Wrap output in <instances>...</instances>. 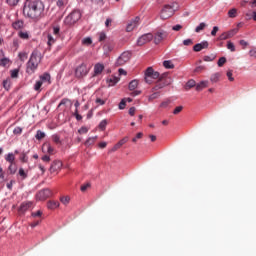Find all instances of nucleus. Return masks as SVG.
<instances>
[{
	"label": "nucleus",
	"instance_id": "1",
	"mask_svg": "<svg viewBox=\"0 0 256 256\" xmlns=\"http://www.w3.org/2000/svg\"><path fill=\"white\" fill-rule=\"evenodd\" d=\"M23 15L32 23L41 21L45 17V3L42 0H26Z\"/></svg>",
	"mask_w": 256,
	"mask_h": 256
},
{
	"label": "nucleus",
	"instance_id": "2",
	"mask_svg": "<svg viewBox=\"0 0 256 256\" xmlns=\"http://www.w3.org/2000/svg\"><path fill=\"white\" fill-rule=\"evenodd\" d=\"M39 63H41V54L39 51H33L27 63L26 73H28V75H33L37 70V67H39Z\"/></svg>",
	"mask_w": 256,
	"mask_h": 256
},
{
	"label": "nucleus",
	"instance_id": "3",
	"mask_svg": "<svg viewBox=\"0 0 256 256\" xmlns=\"http://www.w3.org/2000/svg\"><path fill=\"white\" fill-rule=\"evenodd\" d=\"M89 71H91V68L87 65V63L83 62L76 67L74 75L76 79H83L89 75Z\"/></svg>",
	"mask_w": 256,
	"mask_h": 256
},
{
	"label": "nucleus",
	"instance_id": "4",
	"mask_svg": "<svg viewBox=\"0 0 256 256\" xmlns=\"http://www.w3.org/2000/svg\"><path fill=\"white\" fill-rule=\"evenodd\" d=\"M175 5H176L175 3H172L171 5L170 4L164 5L160 13L161 19L165 20V19H169L170 17H173L175 13Z\"/></svg>",
	"mask_w": 256,
	"mask_h": 256
},
{
	"label": "nucleus",
	"instance_id": "5",
	"mask_svg": "<svg viewBox=\"0 0 256 256\" xmlns=\"http://www.w3.org/2000/svg\"><path fill=\"white\" fill-rule=\"evenodd\" d=\"M81 19V12L78 10L72 11L64 20L65 25H75Z\"/></svg>",
	"mask_w": 256,
	"mask_h": 256
},
{
	"label": "nucleus",
	"instance_id": "6",
	"mask_svg": "<svg viewBox=\"0 0 256 256\" xmlns=\"http://www.w3.org/2000/svg\"><path fill=\"white\" fill-rule=\"evenodd\" d=\"M130 60H131V52L125 51L116 60V67H123V65H125L126 63H129Z\"/></svg>",
	"mask_w": 256,
	"mask_h": 256
},
{
	"label": "nucleus",
	"instance_id": "7",
	"mask_svg": "<svg viewBox=\"0 0 256 256\" xmlns=\"http://www.w3.org/2000/svg\"><path fill=\"white\" fill-rule=\"evenodd\" d=\"M51 195H53V192H51V190L49 188L40 190L37 194H36V198L38 201H45L46 199H49V197H51Z\"/></svg>",
	"mask_w": 256,
	"mask_h": 256
},
{
	"label": "nucleus",
	"instance_id": "8",
	"mask_svg": "<svg viewBox=\"0 0 256 256\" xmlns=\"http://www.w3.org/2000/svg\"><path fill=\"white\" fill-rule=\"evenodd\" d=\"M239 33V29L235 28L227 32H223L219 37L218 41H227V39H231L232 37H235V34Z\"/></svg>",
	"mask_w": 256,
	"mask_h": 256
},
{
	"label": "nucleus",
	"instance_id": "9",
	"mask_svg": "<svg viewBox=\"0 0 256 256\" xmlns=\"http://www.w3.org/2000/svg\"><path fill=\"white\" fill-rule=\"evenodd\" d=\"M149 41H153V34L152 33H147L142 35L138 41H137V45H139L140 47L145 45V43H149Z\"/></svg>",
	"mask_w": 256,
	"mask_h": 256
},
{
	"label": "nucleus",
	"instance_id": "10",
	"mask_svg": "<svg viewBox=\"0 0 256 256\" xmlns=\"http://www.w3.org/2000/svg\"><path fill=\"white\" fill-rule=\"evenodd\" d=\"M139 21H141V18H139V16L135 17L134 20H132L130 23H128V25L126 27V31L128 33H131V31H133V29L139 27Z\"/></svg>",
	"mask_w": 256,
	"mask_h": 256
},
{
	"label": "nucleus",
	"instance_id": "11",
	"mask_svg": "<svg viewBox=\"0 0 256 256\" xmlns=\"http://www.w3.org/2000/svg\"><path fill=\"white\" fill-rule=\"evenodd\" d=\"M33 207V202L32 201H25L22 202L18 211L19 213H26V211H29Z\"/></svg>",
	"mask_w": 256,
	"mask_h": 256
},
{
	"label": "nucleus",
	"instance_id": "12",
	"mask_svg": "<svg viewBox=\"0 0 256 256\" xmlns=\"http://www.w3.org/2000/svg\"><path fill=\"white\" fill-rule=\"evenodd\" d=\"M163 39H167V32L162 31V32H157L154 36V43L155 45H159Z\"/></svg>",
	"mask_w": 256,
	"mask_h": 256
},
{
	"label": "nucleus",
	"instance_id": "13",
	"mask_svg": "<svg viewBox=\"0 0 256 256\" xmlns=\"http://www.w3.org/2000/svg\"><path fill=\"white\" fill-rule=\"evenodd\" d=\"M209 48V42L208 41H202L201 43L195 44L193 47V51L196 53H199V51H203V49Z\"/></svg>",
	"mask_w": 256,
	"mask_h": 256
},
{
	"label": "nucleus",
	"instance_id": "14",
	"mask_svg": "<svg viewBox=\"0 0 256 256\" xmlns=\"http://www.w3.org/2000/svg\"><path fill=\"white\" fill-rule=\"evenodd\" d=\"M153 73H155V70H153L152 67L147 68L146 72H145V81L146 83H148L149 85H151V83H153Z\"/></svg>",
	"mask_w": 256,
	"mask_h": 256
},
{
	"label": "nucleus",
	"instance_id": "15",
	"mask_svg": "<svg viewBox=\"0 0 256 256\" xmlns=\"http://www.w3.org/2000/svg\"><path fill=\"white\" fill-rule=\"evenodd\" d=\"M105 70V65L102 63H97L94 65V77H97V75H101L103 71Z\"/></svg>",
	"mask_w": 256,
	"mask_h": 256
},
{
	"label": "nucleus",
	"instance_id": "16",
	"mask_svg": "<svg viewBox=\"0 0 256 256\" xmlns=\"http://www.w3.org/2000/svg\"><path fill=\"white\" fill-rule=\"evenodd\" d=\"M167 85H169V83L163 80V78H160L156 85L153 87V91H159V89H163V87H167Z\"/></svg>",
	"mask_w": 256,
	"mask_h": 256
},
{
	"label": "nucleus",
	"instance_id": "17",
	"mask_svg": "<svg viewBox=\"0 0 256 256\" xmlns=\"http://www.w3.org/2000/svg\"><path fill=\"white\" fill-rule=\"evenodd\" d=\"M63 167V163L61 161H54L50 166V173H55V171H59Z\"/></svg>",
	"mask_w": 256,
	"mask_h": 256
},
{
	"label": "nucleus",
	"instance_id": "18",
	"mask_svg": "<svg viewBox=\"0 0 256 256\" xmlns=\"http://www.w3.org/2000/svg\"><path fill=\"white\" fill-rule=\"evenodd\" d=\"M61 204L59 203V201L57 200H49L47 202V208L48 209H51V210H54V209H58V207L60 206Z\"/></svg>",
	"mask_w": 256,
	"mask_h": 256
},
{
	"label": "nucleus",
	"instance_id": "19",
	"mask_svg": "<svg viewBox=\"0 0 256 256\" xmlns=\"http://www.w3.org/2000/svg\"><path fill=\"white\" fill-rule=\"evenodd\" d=\"M40 81L42 83H48V85H51V75L49 73H44L40 76Z\"/></svg>",
	"mask_w": 256,
	"mask_h": 256
},
{
	"label": "nucleus",
	"instance_id": "20",
	"mask_svg": "<svg viewBox=\"0 0 256 256\" xmlns=\"http://www.w3.org/2000/svg\"><path fill=\"white\" fill-rule=\"evenodd\" d=\"M209 81H201L200 83L196 84V91H203L206 87H208Z\"/></svg>",
	"mask_w": 256,
	"mask_h": 256
},
{
	"label": "nucleus",
	"instance_id": "21",
	"mask_svg": "<svg viewBox=\"0 0 256 256\" xmlns=\"http://www.w3.org/2000/svg\"><path fill=\"white\" fill-rule=\"evenodd\" d=\"M219 79H221V73L219 72L212 74L210 77L211 83H219Z\"/></svg>",
	"mask_w": 256,
	"mask_h": 256
},
{
	"label": "nucleus",
	"instance_id": "22",
	"mask_svg": "<svg viewBox=\"0 0 256 256\" xmlns=\"http://www.w3.org/2000/svg\"><path fill=\"white\" fill-rule=\"evenodd\" d=\"M97 139V136L88 138L85 142L86 147H91V145H95V141H97Z\"/></svg>",
	"mask_w": 256,
	"mask_h": 256
},
{
	"label": "nucleus",
	"instance_id": "23",
	"mask_svg": "<svg viewBox=\"0 0 256 256\" xmlns=\"http://www.w3.org/2000/svg\"><path fill=\"white\" fill-rule=\"evenodd\" d=\"M60 202L62 203V205H65V207H67V205L71 202V197L61 196L60 197Z\"/></svg>",
	"mask_w": 256,
	"mask_h": 256
},
{
	"label": "nucleus",
	"instance_id": "24",
	"mask_svg": "<svg viewBox=\"0 0 256 256\" xmlns=\"http://www.w3.org/2000/svg\"><path fill=\"white\" fill-rule=\"evenodd\" d=\"M139 86V81L137 80H132L129 85H128V89L130 91H135V88Z\"/></svg>",
	"mask_w": 256,
	"mask_h": 256
},
{
	"label": "nucleus",
	"instance_id": "25",
	"mask_svg": "<svg viewBox=\"0 0 256 256\" xmlns=\"http://www.w3.org/2000/svg\"><path fill=\"white\" fill-rule=\"evenodd\" d=\"M8 171L11 175H15L17 173V164L15 162L10 164L8 167Z\"/></svg>",
	"mask_w": 256,
	"mask_h": 256
},
{
	"label": "nucleus",
	"instance_id": "26",
	"mask_svg": "<svg viewBox=\"0 0 256 256\" xmlns=\"http://www.w3.org/2000/svg\"><path fill=\"white\" fill-rule=\"evenodd\" d=\"M45 148H46L47 153H49V155H53V153H55V148H53L51 146V144H44L43 149H45Z\"/></svg>",
	"mask_w": 256,
	"mask_h": 256
},
{
	"label": "nucleus",
	"instance_id": "27",
	"mask_svg": "<svg viewBox=\"0 0 256 256\" xmlns=\"http://www.w3.org/2000/svg\"><path fill=\"white\" fill-rule=\"evenodd\" d=\"M163 66L165 67V69H175V65L173 64V62H171V60H165L163 62Z\"/></svg>",
	"mask_w": 256,
	"mask_h": 256
},
{
	"label": "nucleus",
	"instance_id": "28",
	"mask_svg": "<svg viewBox=\"0 0 256 256\" xmlns=\"http://www.w3.org/2000/svg\"><path fill=\"white\" fill-rule=\"evenodd\" d=\"M7 163H15V154L13 153H9L6 157H5Z\"/></svg>",
	"mask_w": 256,
	"mask_h": 256
},
{
	"label": "nucleus",
	"instance_id": "29",
	"mask_svg": "<svg viewBox=\"0 0 256 256\" xmlns=\"http://www.w3.org/2000/svg\"><path fill=\"white\" fill-rule=\"evenodd\" d=\"M13 29L19 30L23 28V21L18 20L12 24Z\"/></svg>",
	"mask_w": 256,
	"mask_h": 256
},
{
	"label": "nucleus",
	"instance_id": "30",
	"mask_svg": "<svg viewBox=\"0 0 256 256\" xmlns=\"http://www.w3.org/2000/svg\"><path fill=\"white\" fill-rule=\"evenodd\" d=\"M120 78L117 76H111L109 79V83L110 85H117V83H119Z\"/></svg>",
	"mask_w": 256,
	"mask_h": 256
},
{
	"label": "nucleus",
	"instance_id": "31",
	"mask_svg": "<svg viewBox=\"0 0 256 256\" xmlns=\"http://www.w3.org/2000/svg\"><path fill=\"white\" fill-rule=\"evenodd\" d=\"M3 87L6 89V91H9V89H11V79L4 80Z\"/></svg>",
	"mask_w": 256,
	"mask_h": 256
},
{
	"label": "nucleus",
	"instance_id": "32",
	"mask_svg": "<svg viewBox=\"0 0 256 256\" xmlns=\"http://www.w3.org/2000/svg\"><path fill=\"white\" fill-rule=\"evenodd\" d=\"M205 27H207V24H205V22L200 23L196 29L195 32L196 33H201V31H203V29H205Z\"/></svg>",
	"mask_w": 256,
	"mask_h": 256
},
{
	"label": "nucleus",
	"instance_id": "33",
	"mask_svg": "<svg viewBox=\"0 0 256 256\" xmlns=\"http://www.w3.org/2000/svg\"><path fill=\"white\" fill-rule=\"evenodd\" d=\"M47 39H48L47 43H48L49 47H51V45H55L56 39L53 37V35L48 34Z\"/></svg>",
	"mask_w": 256,
	"mask_h": 256
},
{
	"label": "nucleus",
	"instance_id": "34",
	"mask_svg": "<svg viewBox=\"0 0 256 256\" xmlns=\"http://www.w3.org/2000/svg\"><path fill=\"white\" fill-rule=\"evenodd\" d=\"M35 137L38 141H41V139H45V132L38 130Z\"/></svg>",
	"mask_w": 256,
	"mask_h": 256
},
{
	"label": "nucleus",
	"instance_id": "35",
	"mask_svg": "<svg viewBox=\"0 0 256 256\" xmlns=\"http://www.w3.org/2000/svg\"><path fill=\"white\" fill-rule=\"evenodd\" d=\"M228 17L231 19H234V17H237V9L232 8L228 11Z\"/></svg>",
	"mask_w": 256,
	"mask_h": 256
},
{
	"label": "nucleus",
	"instance_id": "36",
	"mask_svg": "<svg viewBox=\"0 0 256 256\" xmlns=\"http://www.w3.org/2000/svg\"><path fill=\"white\" fill-rule=\"evenodd\" d=\"M227 49L229 50V51H231L232 53H235V44L233 43V42H231V41H228L227 42Z\"/></svg>",
	"mask_w": 256,
	"mask_h": 256
},
{
	"label": "nucleus",
	"instance_id": "37",
	"mask_svg": "<svg viewBox=\"0 0 256 256\" xmlns=\"http://www.w3.org/2000/svg\"><path fill=\"white\" fill-rule=\"evenodd\" d=\"M193 87H197V84L195 83V80H189L186 83V89H193Z\"/></svg>",
	"mask_w": 256,
	"mask_h": 256
},
{
	"label": "nucleus",
	"instance_id": "38",
	"mask_svg": "<svg viewBox=\"0 0 256 256\" xmlns=\"http://www.w3.org/2000/svg\"><path fill=\"white\" fill-rule=\"evenodd\" d=\"M41 87H43V83L41 80L36 81L34 84V91H41Z\"/></svg>",
	"mask_w": 256,
	"mask_h": 256
},
{
	"label": "nucleus",
	"instance_id": "39",
	"mask_svg": "<svg viewBox=\"0 0 256 256\" xmlns=\"http://www.w3.org/2000/svg\"><path fill=\"white\" fill-rule=\"evenodd\" d=\"M20 161H22V163H27V161H29V158L27 157V152H22L20 154Z\"/></svg>",
	"mask_w": 256,
	"mask_h": 256
},
{
	"label": "nucleus",
	"instance_id": "40",
	"mask_svg": "<svg viewBox=\"0 0 256 256\" xmlns=\"http://www.w3.org/2000/svg\"><path fill=\"white\" fill-rule=\"evenodd\" d=\"M18 57H19L20 61L24 62V61H27L28 54H27V52H20L18 54Z\"/></svg>",
	"mask_w": 256,
	"mask_h": 256
},
{
	"label": "nucleus",
	"instance_id": "41",
	"mask_svg": "<svg viewBox=\"0 0 256 256\" xmlns=\"http://www.w3.org/2000/svg\"><path fill=\"white\" fill-rule=\"evenodd\" d=\"M159 92H154L153 94H151L149 97H148V101H155V99H159Z\"/></svg>",
	"mask_w": 256,
	"mask_h": 256
},
{
	"label": "nucleus",
	"instance_id": "42",
	"mask_svg": "<svg viewBox=\"0 0 256 256\" xmlns=\"http://www.w3.org/2000/svg\"><path fill=\"white\" fill-rule=\"evenodd\" d=\"M10 73L12 79H17L19 77V69L11 70Z\"/></svg>",
	"mask_w": 256,
	"mask_h": 256
},
{
	"label": "nucleus",
	"instance_id": "43",
	"mask_svg": "<svg viewBox=\"0 0 256 256\" xmlns=\"http://www.w3.org/2000/svg\"><path fill=\"white\" fill-rule=\"evenodd\" d=\"M52 141H54V143H56V145H61V138L57 134L52 136Z\"/></svg>",
	"mask_w": 256,
	"mask_h": 256
},
{
	"label": "nucleus",
	"instance_id": "44",
	"mask_svg": "<svg viewBox=\"0 0 256 256\" xmlns=\"http://www.w3.org/2000/svg\"><path fill=\"white\" fill-rule=\"evenodd\" d=\"M215 57L216 56L214 54H211L210 56H204L203 61H206V62L215 61Z\"/></svg>",
	"mask_w": 256,
	"mask_h": 256
},
{
	"label": "nucleus",
	"instance_id": "45",
	"mask_svg": "<svg viewBox=\"0 0 256 256\" xmlns=\"http://www.w3.org/2000/svg\"><path fill=\"white\" fill-rule=\"evenodd\" d=\"M107 127V120H102L99 124V129H101L102 131H105Z\"/></svg>",
	"mask_w": 256,
	"mask_h": 256
},
{
	"label": "nucleus",
	"instance_id": "46",
	"mask_svg": "<svg viewBox=\"0 0 256 256\" xmlns=\"http://www.w3.org/2000/svg\"><path fill=\"white\" fill-rule=\"evenodd\" d=\"M68 103H71V100H69V98H64L61 100L58 107H63V105H67Z\"/></svg>",
	"mask_w": 256,
	"mask_h": 256
},
{
	"label": "nucleus",
	"instance_id": "47",
	"mask_svg": "<svg viewBox=\"0 0 256 256\" xmlns=\"http://www.w3.org/2000/svg\"><path fill=\"white\" fill-rule=\"evenodd\" d=\"M227 63V58L225 57H221L219 60H218V67H223L224 64Z\"/></svg>",
	"mask_w": 256,
	"mask_h": 256
},
{
	"label": "nucleus",
	"instance_id": "48",
	"mask_svg": "<svg viewBox=\"0 0 256 256\" xmlns=\"http://www.w3.org/2000/svg\"><path fill=\"white\" fill-rule=\"evenodd\" d=\"M73 115H74V117H76L77 121H81V119H83V116H81V114H79V109H75Z\"/></svg>",
	"mask_w": 256,
	"mask_h": 256
},
{
	"label": "nucleus",
	"instance_id": "49",
	"mask_svg": "<svg viewBox=\"0 0 256 256\" xmlns=\"http://www.w3.org/2000/svg\"><path fill=\"white\" fill-rule=\"evenodd\" d=\"M6 3L10 5L11 7H15L19 3V0H6Z\"/></svg>",
	"mask_w": 256,
	"mask_h": 256
},
{
	"label": "nucleus",
	"instance_id": "50",
	"mask_svg": "<svg viewBox=\"0 0 256 256\" xmlns=\"http://www.w3.org/2000/svg\"><path fill=\"white\" fill-rule=\"evenodd\" d=\"M182 111H183V106H177L173 111V115H179V113Z\"/></svg>",
	"mask_w": 256,
	"mask_h": 256
},
{
	"label": "nucleus",
	"instance_id": "51",
	"mask_svg": "<svg viewBox=\"0 0 256 256\" xmlns=\"http://www.w3.org/2000/svg\"><path fill=\"white\" fill-rule=\"evenodd\" d=\"M83 45H91L93 43V40L91 38L87 37L82 40Z\"/></svg>",
	"mask_w": 256,
	"mask_h": 256
},
{
	"label": "nucleus",
	"instance_id": "52",
	"mask_svg": "<svg viewBox=\"0 0 256 256\" xmlns=\"http://www.w3.org/2000/svg\"><path fill=\"white\" fill-rule=\"evenodd\" d=\"M19 175L22 177V179H27V173H25V170L23 168L19 169Z\"/></svg>",
	"mask_w": 256,
	"mask_h": 256
},
{
	"label": "nucleus",
	"instance_id": "53",
	"mask_svg": "<svg viewBox=\"0 0 256 256\" xmlns=\"http://www.w3.org/2000/svg\"><path fill=\"white\" fill-rule=\"evenodd\" d=\"M13 133H14V135H21V133H23V128H21V127H16V128L13 130Z\"/></svg>",
	"mask_w": 256,
	"mask_h": 256
},
{
	"label": "nucleus",
	"instance_id": "54",
	"mask_svg": "<svg viewBox=\"0 0 256 256\" xmlns=\"http://www.w3.org/2000/svg\"><path fill=\"white\" fill-rule=\"evenodd\" d=\"M20 39H29V33L27 32H20L19 33Z\"/></svg>",
	"mask_w": 256,
	"mask_h": 256
},
{
	"label": "nucleus",
	"instance_id": "55",
	"mask_svg": "<svg viewBox=\"0 0 256 256\" xmlns=\"http://www.w3.org/2000/svg\"><path fill=\"white\" fill-rule=\"evenodd\" d=\"M183 45H185L186 47H189L191 45H193V40L192 39H186L183 41Z\"/></svg>",
	"mask_w": 256,
	"mask_h": 256
},
{
	"label": "nucleus",
	"instance_id": "56",
	"mask_svg": "<svg viewBox=\"0 0 256 256\" xmlns=\"http://www.w3.org/2000/svg\"><path fill=\"white\" fill-rule=\"evenodd\" d=\"M226 75L229 81H235V78H233V70L228 71Z\"/></svg>",
	"mask_w": 256,
	"mask_h": 256
},
{
	"label": "nucleus",
	"instance_id": "57",
	"mask_svg": "<svg viewBox=\"0 0 256 256\" xmlns=\"http://www.w3.org/2000/svg\"><path fill=\"white\" fill-rule=\"evenodd\" d=\"M127 141H129V137H124V138H122L119 142H118V144H120V146H122L123 147V145H125V143H127Z\"/></svg>",
	"mask_w": 256,
	"mask_h": 256
},
{
	"label": "nucleus",
	"instance_id": "58",
	"mask_svg": "<svg viewBox=\"0 0 256 256\" xmlns=\"http://www.w3.org/2000/svg\"><path fill=\"white\" fill-rule=\"evenodd\" d=\"M143 137V133H138L136 137L132 139V143H137V139H141Z\"/></svg>",
	"mask_w": 256,
	"mask_h": 256
},
{
	"label": "nucleus",
	"instance_id": "59",
	"mask_svg": "<svg viewBox=\"0 0 256 256\" xmlns=\"http://www.w3.org/2000/svg\"><path fill=\"white\" fill-rule=\"evenodd\" d=\"M183 29V26L181 24H177L172 27V31H181Z\"/></svg>",
	"mask_w": 256,
	"mask_h": 256
},
{
	"label": "nucleus",
	"instance_id": "60",
	"mask_svg": "<svg viewBox=\"0 0 256 256\" xmlns=\"http://www.w3.org/2000/svg\"><path fill=\"white\" fill-rule=\"evenodd\" d=\"M89 129H87V127H82L78 130V133H80L81 135L88 133Z\"/></svg>",
	"mask_w": 256,
	"mask_h": 256
},
{
	"label": "nucleus",
	"instance_id": "61",
	"mask_svg": "<svg viewBox=\"0 0 256 256\" xmlns=\"http://www.w3.org/2000/svg\"><path fill=\"white\" fill-rule=\"evenodd\" d=\"M105 39H107V35H105L104 32H101V33L99 34V39H98V41H105Z\"/></svg>",
	"mask_w": 256,
	"mask_h": 256
},
{
	"label": "nucleus",
	"instance_id": "62",
	"mask_svg": "<svg viewBox=\"0 0 256 256\" xmlns=\"http://www.w3.org/2000/svg\"><path fill=\"white\" fill-rule=\"evenodd\" d=\"M126 103L125 99H122L119 103V109H125V106L127 105Z\"/></svg>",
	"mask_w": 256,
	"mask_h": 256
},
{
	"label": "nucleus",
	"instance_id": "63",
	"mask_svg": "<svg viewBox=\"0 0 256 256\" xmlns=\"http://www.w3.org/2000/svg\"><path fill=\"white\" fill-rule=\"evenodd\" d=\"M217 31H219V27L214 26L212 31H211V35L212 37H215V35H217Z\"/></svg>",
	"mask_w": 256,
	"mask_h": 256
},
{
	"label": "nucleus",
	"instance_id": "64",
	"mask_svg": "<svg viewBox=\"0 0 256 256\" xmlns=\"http://www.w3.org/2000/svg\"><path fill=\"white\" fill-rule=\"evenodd\" d=\"M59 31H60L59 27L56 26L53 28V34L56 35L57 37H59Z\"/></svg>",
	"mask_w": 256,
	"mask_h": 256
}]
</instances>
